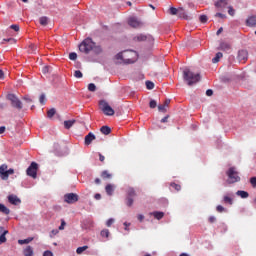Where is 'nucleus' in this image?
<instances>
[{
	"mask_svg": "<svg viewBox=\"0 0 256 256\" xmlns=\"http://www.w3.org/2000/svg\"><path fill=\"white\" fill-rule=\"evenodd\" d=\"M123 57L125 64H133L138 60V52L134 50H124Z\"/></svg>",
	"mask_w": 256,
	"mask_h": 256,
	"instance_id": "obj_3",
	"label": "nucleus"
},
{
	"mask_svg": "<svg viewBox=\"0 0 256 256\" xmlns=\"http://www.w3.org/2000/svg\"><path fill=\"white\" fill-rule=\"evenodd\" d=\"M33 237H30L28 239H24V240H18V244L19 245H25V244H29L33 241Z\"/></svg>",
	"mask_w": 256,
	"mask_h": 256,
	"instance_id": "obj_30",
	"label": "nucleus"
},
{
	"mask_svg": "<svg viewBox=\"0 0 256 256\" xmlns=\"http://www.w3.org/2000/svg\"><path fill=\"white\" fill-rule=\"evenodd\" d=\"M5 133V126L0 127V134Z\"/></svg>",
	"mask_w": 256,
	"mask_h": 256,
	"instance_id": "obj_64",
	"label": "nucleus"
},
{
	"mask_svg": "<svg viewBox=\"0 0 256 256\" xmlns=\"http://www.w3.org/2000/svg\"><path fill=\"white\" fill-rule=\"evenodd\" d=\"M170 187L175 189V191H177V192L181 191V189H182V186L180 184H175V183L170 184Z\"/></svg>",
	"mask_w": 256,
	"mask_h": 256,
	"instance_id": "obj_37",
	"label": "nucleus"
},
{
	"mask_svg": "<svg viewBox=\"0 0 256 256\" xmlns=\"http://www.w3.org/2000/svg\"><path fill=\"white\" fill-rule=\"evenodd\" d=\"M71 60L75 61L77 59V54L75 52H71L68 56Z\"/></svg>",
	"mask_w": 256,
	"mask_h": 256,
	"instance_id": "obj_49",
	"label": "nucleus"
},
{
	"mask_svg": "<svg viewBox=\"0 0 256 256\" xmlns=\"http://www.w3.org/2000/svg\"><path fill=\"white\" fill-rule=\"evenodd\" d=\"M109 235H110L109 229H103V230L101 231V236H102V237L109 238Z\"/></svg>",
	"mask_w": 256,
	"mask_h": 256,
	"instance_id": "obj_40",
	"label": "nucleus"
},
{
	"mask_svg": "<svg viewBox=\"0 0 256 256\" xmlns=\"http://www.w3.org/2000/svg\"><path fill=\"white\" fill-rule=\"evenodd\" d=\"M129 25L134 28V29H138L143 27V22L139 21L137 18L135 17H131L128 21Z\"/></svg>",
	"mask_w": 256,
	"mask_h": 256,
	"instance_id": "obj_11",
	"label": "nucleus"
},
{
	"mask_svg": "<svg viewBox=\"0 0 256 256\" xmlns=\"http://www.w3.org/2000/svg\"><path fill=\"white\" fill-rule=\"evenodd\" d=\"M55 114H56V109L55 108H51L50 110L47 111V117L49 119H52Z\"/></svg>",
	"mask_w": 256,
	"mask_h": 256,
	"instance_id": "obj_31",
	"label": "nucleus"
},
{
	"mask_svg": "<svg viewBox=\"0 0 256 256\" xmlns=\"http://www.w3.org/2000/svg\"><path fill=\"white\" fill-rule=\"evenodd\" d=\"M39 103L42 104V105L45 104V95L44 94L39 96Z\"/></svg>",
	"mask_w": 256,
	"mask_h": 256,
	"instance_id": "obj_51",
	"label": "nucleus"
},
{
	"mask_svg": "<svg viewBox=\"0 0 256 256\" xmlns=\"http://www.w3.org/2000/svg\"><path fill=\"white\" fill-rule=\"evenodd\" d=\"M170 103H171V101L170 100H165V102H164V106L166 107V108H168L169 107V105H170Z\"/></svg>",
	"mask_w": 256,
	"mask_h": 256,
	"instance_id": "obj_61",
	"label": "nucleus"
},
{
	"mask_svg": "<svg viewBox=\"0 0 256 256\" xmlns=\"http://www.w3.org/2000/svg\"><path fill=\"white\" fill-rule=\"evenodd\" d=\"M14 174V170L13 169H9L8 170V165L7 164H3L0 167V176L1 179L3 180H8L10 175Z\"/></svg>",
	"mask_w": 256,
	"mask_h": 256,
	"instance_id": "obj_6",
	"label": "nucleus"
},
{
	"mask_svg": "<svg viewBox=\"0 0 256 256\" xmlns=\"http://www.w3.org/2000/svg\"><path fill=\"white\" fill-rule=\"evenodd\" d=\"M0 213L8 216V215H10L11 211L7 206H5V204L0 203Z\"/></svg>",
	"mask_w": 256,
	"mask_h": 256,
	"instance_id": "obj_18",
	"label": "nucleus"
},
{
	"mask_svg": "<svg viewBox=\"0 0 256 256\" xmlns=\"http://www.w3.org/2000/svg\"><path fill=\"white\" fill-rule=\"evenodd\" d=\"M176 16L180 18H187L184 8H178V13Z\"/></svg>",
	"mask_w": 256,
	"mask_h": 256,
	"instance_id": "obj_29",
	"label": "nucleus"
},
{
	"mask_svg": "<svg viewBox=\"0 0 256 256\" xmlns=\"http://www.w3.org/2000/svg\"><path fill=\"white\" fill-rule=\"evenodd\" d=\"M169 116H166L164 118L161 119V123L165 124L168 122Z\"/></svg>",
	"mask_w": 256,
	"mask_h": 256,
	"instance_id": "obj_58",
	"label": "nucleus"
},
{
	"mask_svg": "<svg viewBox=\"0 0 256 256\" xmlns=\"http://www.w3.org/2000/svg\"><path fill=\"white\" fill-rule=\"evenodd\" d=\"M101 177H102L103 179H111V178H112V174H111L110 172H108V171H103V172L101 173Z\"/></svg>",
	"mask_w": 256,
	"mask_h": 256,
	"instance_id": "obj_33",
	"label": "nucleus"
},
{
	"mask_svg": "<svg viewBox=\"0 0 256 256\" xmlns=\"http://www.w3.org/2000/svg\"><path fill=\"white\" fill-rule=\"evenodd\" d=\"M114 222H115V220H114L113 218H110V219L107 220L106 226H107V227H111Z\"/></svg>",
	"mask_w": 256,
	"mask_h": 256,
	"instance_id": "obj_47",
	"label": "nucleus"
},
{
	"mask_svg": "<svg viewBox=\"0 0 256 256\" xmlns=\"http://www.w3.org/2000/svg\"><path fill=\"white\" fill-rule=\"evenodd\" d=\"M74 77L77 79H81L83 77V73L80 70H76L74 72Z\"/></svg>",
	"mask_w": 256,
	"mask_h": 256,
	"instance_id": "obj_42",
	"label": "nucleus"
},
{
	"mask_svg": "<svg viewBox=\"0 0 256 256\" xmlns=\"http://www.w3.org/2000/svg\"><path fill=\"white\" fill-rule=\"evenodd\" d=\"M183 80L187 82L189 86H192L200 82L201 76L200 74H195L191 72L190 69L185 68L183 70Z\"/></svg>",
	"mask_w": 256,
	"mask_h": 256,
	"instance_id": "obj_1",
	"label": "nucleus"
},
{
	"mask_svg": "<svg viewBox=\"0 0 256 256\" xmlns=\"http://www.w3.org/2000/svg\"><path fill=\"white\" fill-rule=\"evenodd\" d=\"M100 109L106 116H113L115 114L114 109L110 106L107 101H100Z\"/></svg>",
	"mask_w": 256,
	"mask_h": 256,
	"instance_id": "obj_5",
	"label": "nucleus"
},
{
	"mask_svg": "<svg viewBox=\"0 0 256 256\" xmlns=\"http://www.w3.org/2000/svg\"><path fill=\"white\" fill-rule=\"evenodd\" d=\"M9 204L18 206L21 205L22 200L21 198H18L16 195L12 194L7 197Z\"/></svg>",
	"mask_w": 256,
	"mask_h": 256,
	"instance_id": "obj_12",
	"label": "nucleus"
},
{
	"mask_svg": "<svg viewBox=\"0 0 256 256\" xmlns=\"http://www.w3.org/2000/svg\"><path fill=\"white\" fill-rule=\"evenodd\" d=\"M223 202H224L225 204L230 205V206L233 205V199H232L231 197H228V196H224Z\"/></svg>",
	"mask_w": 256,
	"mask_h": 256,
	"instance_id": "obj_34",
	"label": "nucleus"
},
{
	"mask_svg": "<svg viewBox=\"0 0 256 256\" xmlns=\"http://www.w3.org/2000/svg\"><path fill=\"white\" fill-rule=\"evenodd\" d=\"M88 249V246H82L77 248L76 253L81 255L84 251H86Z\"/></svg>",
	"mask_w": 256,
	"mask_h": 256,
	"instance_id": "obj_39",
	"label": "nucleus"
},
{
	"mask_svg": "<svg viewBox=\"0 0 256 256\" xmlns=\"http://www.w3.org/2000/svg\"><path fill=\"white\" fill-rule=\"evenodd\" d=\"M92 51L95 55H100L103 52L102 47L96 44H94Z\"/></svg>",
	"mask_w": 256,
	"mask_h": 256,
	"instance_id": "obj_21",
	"label": "nucleus"
},
{
	"mask_svg": "<svg viewBox=\"0 0 256 256\" xmlns=\"http://www.w3.org/2000/svg\"><path fill=\"white\" fill-rule=\"evenodd\" d=\"M246 26L249 28H255L256 27V15H249L246 20Z\"/></svg>",
	"mask_w": 256,
	"mask_h": 256,
	"instance_id": "obj_14",
	"label": "nucleus"
},
{
	"mask_svg": "<svg viewBox=\"0 0 256 256\" xmlns=\"http://www.w3.org/2000/svg\"><path fill=\"white\" fill-rule=\"evenodd\" d=\"M137 219L142 222L145 219V216L143 214H138Z\"/></svg>",
	"mask_w": 256,
	"mask_h": 256,
	"instance_id": "obj_54",
	"label": "nucleus"
},
{
	"mask_svg": "<svg viewBox=\"0 0 256 256\" xmlns=\"http://www.w3.org/2000/svg\"><path fill=\"white\" fill-rule=\"evenodd\" d=\"M79 201V195L75 193H67L64 195V202L67 204H75Z\"/></svg>",
	"mask_w": 256,
	"mask_h": 256,
	"instance_id": "obj_7",
	"label": "nucleus"
},
{
	"mask_svg": "<svg viewBox=\"0 0 256 256\" xmlns=\"http://www.w3.org/2000/svg\"><path fill=\"white\" fill-rule=\"evenodd\" d=\"M7 99L12 102V106L18 110H22V102L14 94H8Z\"/></svg>",
	"mask_w": 256,
	"mask_h": 256,
	"instance_id": "obj_8",
	"label": "nucleus"
},
{
	"mask_svg": "<svg viewBox=\"0 0 256 256\" xmlns=\"http://www.w3.org/2000/svg\"><path fill=\"white\" fill-rule=\"evenodd\" d=\"M8 230H3V227L0 226V245L7 242V238H5V235L8 234Z\"/></svg>",
	"mask_w": 256,
	"mask_h": 256,
	"instance_id": "obj_16",
	"label": "nucleus"
},
{
	"mask_svg": "<svg viewBox=\"0 0 256 256\" xmlns=\"http://www.w3.org/2000/svg\"><path fill=\"white\" fill-rule=\"evenodd\" d=\"M206 96L212 97L213 96V90L209 89L206 91Z\"/></svg>",
	"mask_w": 256,
	"mask_h": 256,
	"instance_id": "obj_55",
	"label": "nucleus"
},
{
	"mask_svg": "<svg viewBox=\"0 0 256 256\" xmlns=\"http://www.w3.org/2000/svg\"><path fill=\"white\" fill-rule=\"evenodd\" d=\"M4 42H12L15 43L14 38H8V39H3Z\"/></svg>",
	"mask_w": 256,
	"mask_h": 256,
	"instance_id": "obj_59",
	"label": "nucleus"
},
{
	"mask_svg": "<svg viewBox=\"0 0 256 256\" xmlns=\"http://www.w3.org/2000/svg\"><path fill=\"white\" fill-rule=\"evenodd\" d=\"M158 109L160 112H163V113L167 112V107L164 104H160L158 106Z\"/></svg>",
	"mask_w": 256,
	"mask_h": 256,
	"instance_id": "obj_45",
	"label": "nucleus"
},
{
	"mask_svg": "<svg viewBox=\"0 0 256 256\" xmlns=\"http://www.w3.org/2000/svg\"><path fill=\"white\" fill-rule=\"evenodd\" d=\"M226 174L228 177L227 183H229V184H233V183L239 182L241 180L239 173L235 171L234 167L228 169Z\"/></svg>",
	"mask_w": 256,
	"mask_h": 256,
	"instance_id": "obj_4",
	"label": "nucleus"
},
{
	"mask_svg": "<svg viewBox=\"0 0 256 256\" xmlns=\"http://www.w3.org/2000/svg\"><path fill=\"white\" fill-rule=\"evenodd\" d=\"M65 226H66V221L65 220H61V225L59 226V230L60 231L65 230Z\"/></svg>",
	"mask_w": 256,
	"mask_h": 256,
	"instance_id": "obj_48",
	"label": "nucleus"
},
{
	"mask_svg": "<svg viewBox=\"0 0 256 256\" xmlns=\"http://www.w3.org/2000/svg\"><path fill=\"white\" fill-rule=\"evenodd\" d=\"M96 140V135L93 132H89L88 135L84 137V145L89 146Z\"/></svg>",
	"mask_w": 256,
	"mask_h": 256,
	"instance_id": "obj_13",
	"label": "nucleus"
},
{
	"mask_svg": "<svg viewBox=\"0 0 256 256\" xmlns=\"http://www.w3.org/2000/svg\"><path fill=\"white\" fill-rule=\"evenodd\" d=\"M10 29L18 32L19 31V25L18 24H12V25H10Z\"/></svg>",
	"mask_w": 256,
	"mask_h": 256,
	"instance_id": "obj_50",
	"label": "nucleus"
},
{
	"mask_svg": "<svg viewBox=\"0 0 256 256\" xmlns=\"http://www.w3.org/2000/svg\"><path fill=\"white\" fill-rule=\"evenodd\" d=\"M133 40L135 42H146V41L147 42H154L153 36H150V35L146 36V35H143V34H139L138 36H135L133 38Z\"/></svg>",
	"mask_w": 256,
	"mask_h": 256,
	"instance_id": "obj_10",
	"label": "nucleus"
},
{
	"mask_svg": "<svg viewBox=\"0 0 256 256\" xmlns=\"http://www.w3.org/2000/svg\"><path fill=\"white\" fill-rule=\"evenodd\" d=\"M220 58H223V53L222 52H218L216 54V56L212 59V63L216 64L220 61Z\"/></svg>",
	"mask_w": 256,
	"mask_h": 256,
	"instance_id": "obj_27",
	"label": "nucleus"
},
{
	"mask_svg": "<svg viewBox=\"0 0 256 256\" xmlns=\"http://www.w3.org/2000/svg\"><path fill=\"white\" fill-rule=\"evenodd\" d=\"M75 124V120H65L64 127L65 129H70Z\"/></svg>",
	"mask_w": 256,
	"mask_h": 256,
	"instance_id": "obj_25",
	"label": "nucleus"
},
{
	"mask_svg": "<svg viewBox=\"0 0 256 256\" xmlns=\"http://www.w3.org/2000/svg\"><path fill=\"white\" fill-rule=\"evenodd\" d=\"M217 211H218L219 213H223V212L225 211V207L222 206V205H218V206H217Z\"/></svg>",
	"mask_w": 256,
	"mask_h": 256,
	"instance_id": "obj_53",
	"label": "nucleus"
},
{
	"mask_svg": "<svg viewBox=\"0 0 256 256\" xmlns=\"http://www.w3.org/2000/svg\"><path fill=\"white\" fill-rule=\"evenodd\" d=\"M88 90H89L90 92H96V90H97L96 85H95L94 83H90V84L88 85Z\"/></svg>",
	"mask_w": 256,
	"mask_h": 256,
	"instance_id": "obj_41",
	"label": "nucleus"
},
{
	"mask_svg": "<svg viewBox=\"0 0 256 256\" xmlns=\"http://www.w3.org/2000/svg\"><path fill=\"white\" fill-rule=\"evenodd\" d=\"M39 24L42 26H47L49 24V18L46 16H42L39 18Z\"/></svg>",
	"mask_w": 256,
	"mask_h": 256,
	"instance_id": "obj_23",
	"label": "nucleus"
},
{
	"mask_svg": "<svg viewBox=\"0 0 256 256\" xmlns=\"http://www.w3.org/2000/svg\"><path fill=\"white\" fill-rule=\"evenodd\" d=\"M115 59L118 61V63L123 62L124 63V51L119 52L116 56Z\"/></svg>",
	"mask_w": 256,
	"mask_h": 256,
	"instance_id": "obj_26",
	"label": "nucleus"
},
{
	"mask_svg": "<svg viewBox=\"0 0 256 256\" xmlns=\"http://www.w3.org/2000/svg\"><path fill=\"white\" fill-rule=\"evenodd\" d=\"M228 4L227 0H220L216 3L217 7L223 8Z\"/></svg>",
	"mask_w": 256,
	"mask_h": 256,
	"instance_id": "obj_35",
	"label": "nucleus"
},
{
	"mask_svg": "<svg viewBox=\"0 0 256 256\" xmlns=\"http://www.w3.org/2000/svg\"><path fill=\"white\" fill-rule=\"evenodd\" d=\"M236 194H237L238 196H240L242 199H246V198H248V196H249L248 192L243 191V190L237 191Z\"/></svg>",
	"mask_w": 256,
	"mask_h": 256,
	"instance_id": "obj_28",
	"label": "nucleus"
},
{
	"mask_svg": "<svg viewBox=\"0 0 256 256\" xmlns=\"http://www.w3.org/2000/svg\"><path fill=\"white\" fill-rule=\"evenodd\" d=\"M228 14H229L230 16H234V10H233V8H229Z\"/></svg>",
	"mask_w": 256,
	"mask_h": 256,
	"instance_id": "obj_62",
	"label": "nucleus"
},
{
	"mask_svg": "<svg viewBox=\"0 0 256 256\" xmlns=\"http://www.w3.org/2000/svg\"><path fill=\"white\" fill-rule=\"evenodd\" d=\"M151 215H152L155 219H158V221H160V219H162L163 217H165V213H164V212H152Z\"/></svg>",
	"mask_w": 256,
	"mask_h": 256,
	"instance_id": "obj_22",
	"label": "nucleus"
},
{
	"mask_svg": "<svg viewBox=\"0 0 256 256\" xmlns=\"http://www.w3.org/2000/svg\"><path fill=\"white\" fill-rule=\"evenodd\" d=\"M95 46V42L91 38H86L84 41L81 42L79 45V51L84 54H89L93 51Z\"/></svg>",
	"mask_w": 256,
	"mask_h": 256,
	"instance_id": "obj_2",
	"label": "nucleus"
},
{
	"mask_svg": "<svg viewBox=\"0 0 256 256\" xmlns=\"http://www.w3.org/2000/svg\"><path fill=\"white\" fill-rule=\"evenodd\" d=\"M231 49H232L231 45L227 42H222L219 47V50L224 51V52H228Z\"/></svg>",
	"mask_w": 256,
	"mask_h": 256,
	"instance_id": "obj_17",
	"label": "nucleus"
},
{
	"mask_svg": "<svg viewBox=\"0 0 256 256\" xmlns=\"http://www.w3.org/2000/svg\"><path fill=\"white\" fill-rule=\"evenodd\" d=\"M216 17H220V18H226V15L223 13H217Z\"/></svg>",
	"mask_w": 256,
	"mask_h": 256,
	"instance_id": "obj_63",
	"label": "nucleus"
},
{
	"mask_svg": "<svg viewBox=\"0 0 256 256\" xmlns=\"http://www.w3.org/2000/svg\"><path fill=\"white\" fill-rule=\"evenodd\" d=\"M247 59H248V51L247 50H239L238 51L239 62L245 63Z\"/></svg>",
	"mask_w": 256,
	"mask_h": 256,
	"instance_id": "obj_15",
	"label": "nucleus"
},
{
	"mask_svg": "<svg viewBox=\"0 0 256 256\" xmlns=\"http://www.w3.org/2000/svg\"><path fill=\"white\" fill-rule=\"evenodd\" d=\"M207 16L206 15H200L199 16V21L202 23H206L207 22Z\"/></svg>",
	"mask_w": 256,
	"mask_h": 256,
	"instance_id": "obj_46",
	"label": "nucleus"
},
{
	"mask_svg": "<svg viewBox=\"0 0 256 256\" xmlns=\"http://www.w3.org/2000/svg\"><path fill=\"white\" fill-rule=\"evenodd\" d=\"M43 256H53V252L51 251H45Z\"/></svg>",
	"mask_w": 256,
	"mask_h": 256,
	"instance_id": "obj_57",
	"label": "nucleus"
},
{
	"mask_svg": "<svg viewBox=\"0 0 256 256\" xmlns=\"http://www.w3.org/2000/svg\"><path fill=\"white\" fill-rule=\"evenodd\" d=\"M146 87L148 90H152V89H154L155 84L152 81L148 80V81H146Z\"/></svg>",
	"mask_w": 256,
	"mask_h": 256,
	"instance_id": "obj_38",
	"label": "nucleus"
},
{
	"mask_svg": "<svg viewBox=\"0 0 256 256\" xmlns=\"http://www.w3.org/2000/svg\"><path fill=\"white\" fill-rule=\"evenodd\" d=\"M37 172H38V164L36 162H32L29 168L27 169V175L33 179H36Z\"/></svg>",
	"mask_w": 256,
	"mask_h": 256,
	"instance_id": "obj_9",
	"label": "nucleus"
},
{
	"mask_svg": "<svg viewBox=\"0 0 256 256\" xmlns=\"http://www.w3.org/2000/svg\"><path fill=\"white\" fill-rule=\"evenodd\" d=\"M209 222L210 223H215L216 222V217L215 216H210L209 217Z\"/></svg>",
	"mask_w": 256,
	"mask_h": 256,
	"instance_id": "obj_56",
	"label": "nucleus"
},
{
	"mask_svg": "<svg viewBox=\"0 0 256 256\" xmlns=\"http://www.w3.org/2000/svg\"><path fill=\"white\" fill-rule=\"evenodd\" d=\"M133 202H134L133 198L132 197H128L127 200H126V206L132 207Z\"/></svg>",
	"mask_w": 256,
	"mask_h": 256,
	"instance_id": "obj_43",
	"label": "nucleus"
},
{
	"mask_svg": "<svg viewBox=\"0 0 256 256\" xmlns=\"http://www.w3.org/2000/svg\"><path fill=\"white\" fill-rule=\"evenodd\" d=\"M135 196H137V193L135 192L134 188L130 187L128 189V198H133Z\"/></svg>",
	"mask_w": 256,
	"mask_h": 256,
	"instance_id": "obj_32",
	"label": "nucleus"
},
{
	"mask_svg": "<svg viewBox=\"0 0 256 256\" xmlns=\"http://www.w3.org/2000/svg\"><path fill=\"white\" fill-rule=\"evenodd\" d=\"M98 157H99L101 162H104L105 157L101 153H98Z\"/></svg>",
	"mask_w": 256,
	"mask_h": 256,
	"instance_id": "obj_60",
	"label": "nucleus"
},
{
	"mask_svg": "<svg viewBox=\"0 0 256 256\" xmlns=\"http://www.w3.org/2000/svg\"><path fill=\"white\" fill-rule=\"evenodd\" d=\"M105 191H106L107 195L112 196L114 193L113 184H107V186L105 187Z\"/></svg>",
	"mask_w": 256,
	"mask_h": 256,
	"instance_id": "obj_19",
	"label": "nucleus"
},
{
	"mask_svg": "<svg viewBox=\"0 0 256 256\" xmlns=\"http://www.w3.org/2000/svg\"><path fill=\"white\" fill-rule=\"evenodd\" d=\"M150 109H156L157 108V102L155 100H151L149 103Z\"/></svg>",
	"mask_w": 256,
	"mask_h": 256,
	"instance_id": "obj_44",
	"label": "nucleus"
},
{
	"mask_svg": "<svg viewBox=\"0 0 256 256\" xmlns=\"http://www.w3.org/2000/svg\"><path fill=\"white\" fill-rule=\"evenodd\" d=\"M178 11H179V8H174V7L169 8V14L172 16H177Z\"/></svg>",
	"mask_w": 256,
	"mask_h": 256,
	"instance_id": "obj_36",
	"label": "nucleus"
},
{
	"mask_svg": "<svg viewBox=\"0 0 256 256\" xmlns=\"http://www.w3.org/2000/svg\"><path fill=\"white\" fill-rule=\"evenodd\" d=\"M250 183H251V185H252L253 188H256V177H252V178L250 179Z\"/></svg>",
	"mask_w": 256,
	"mask_h": 256,
	"instance_id": "obj_52",
	"label": "nucleus"
},
{
	"mask_svg": "<svg viewBox=\"0 0 256 256\" xmlns=\"http://www.w3.org/2000/svg\"><path fill=\"white\" fill-rule=\"evenodd\" d=\"M101 133H102L103 135L108 136V135L111 134V128H110L109 126H103V127L101 128Z\"/></svg>",
	"mask_w": 256,
	"mask_h": 256,
	"instance_id": "obj_24",
	"label": "nucleus"
},
{
	"mask_svg": "<svg viewBox=\"0 0 256 256\" xmlns=\"http://www.w3.org/2000/svg\"><path fill=\"white\" fill-rule=\"evenodd\" d=\"M23 255L24 256H33V248L31 246H27L24 250H23Z\"/></svg>",
	"mask_w": 256,
	"mask_h": 256,
	"instance_id": "obj_20",
	"label": "nucleus"
}]
</instances>
